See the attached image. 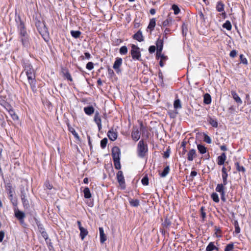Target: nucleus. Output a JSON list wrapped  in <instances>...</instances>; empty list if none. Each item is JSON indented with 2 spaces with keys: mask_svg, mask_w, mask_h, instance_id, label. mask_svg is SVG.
Returning <instances> with one entry per match:
<instances>
[{
  "mask_svg": "<svg viewBox=\"0 0 251 251\" xmlns=\"http://www.w3.org/2000/svg\"><path fill=\"white\" fill-rule=\"evenodd\" d=\"M235 165L236 168V169L239 172H242L244 173L245 172V168L243 166H241L239 164V163L237 162L235 163Z\"/></svg>",
  "mask_w": 251,
  "mask_h": 251,
  "instance_id": "nucleus-37",
  "label": "nucleus"
},
{
  "mask_svg": "<svg viewBox=\"0 0 251 251\" xmlns=\"http://www.w3.org/2000/svg\"><path fill=\"white\" fill-rule=\"evenodd\" d=\"M215 235H216V237H221V235H218V233H221V229H220V228L218 227L217 226H215Z\"/></svg>",
  "mask_w": 251,
  "mask_h": 251,
  "instance_id": "nucleus-53",
  "label": "nucleus"
},
{
  "mask_svg": "<svg viewBox=\"0 0 251 251\" xmlns=\"http://www.w3.org/2000/svg\"><path fill=\"white\" fill-rule=\"evenodd\" d=\"M108 72L109 75L111 77L113 76V75L114 74V72L113 70L112 69H111V68H108Z\"/></svg>",
  "mask_w": 251,
  "mask_h": 251,
  "instance_id": "nucleus-59",
  "label": "nucleus"
},
{
  "mask_svg": "<svg viewBox=\"0 0 251 251\" xmlns=\"http://www.w3.org/2000/svg\"><path fill=\"white\" fill-rule=\"evenodd\" d=\"M155 25L156 23L155 19H152L150 20V23L148 26V28L150 29L151 30H153Z\"/></svg>",
  "mask_w": 251,
  "mask_h": 251,
  "instance_id": "nucleus-29",
  "label": "nucleus"
},
{
  "mask_svg": "<svg viewBox=\"0 0 251 251\" xmlns=\"http://www.w3.org/2000/svg\"><path fill=\"white\" fill-rule=\"evenodd\" d=\"M225 187L223 186L222 185H217L216 188V191L217 192H219L221 194V200L223 201H226V199L225 198Z\"/></svg>",
  "mask_w": 251,
  "mask_h": 251,
  "instance_id": "nucleus-8",
  "label": "nucleus"
},
{
  "mask_svg": "<svg viewBox=\"0 0 251 251\" xmlns=\"http://www.w3.org/2000/svg\"><path fill=\"white\" fill-rule=\"evenodd\" d=\"M216 10L218 12H223L224 11V4L221 1H219L217 2L216 5Z\"/></svg>",
  "mask_w": 251,
  "mask_h": 251,
  "instance_id": "nucleus-27",
  "label": "nucleus"
},
{
  "mask_svg": "<svg viewBox=\"0 0 251 251\" xmlns=\"http://www.w3.org/2000/svg\"><path fill=\"white\" fill-rule=\"evenodd\" d=\"M94 120L98 126L99 130H100L102 128L101 120V118L100 116L99 112L98 111H97L95 112Z\"/></svg>",
  "mask_w": 251,
  "mask_h": 251,
  "instance_id": "nucleus-10",
  "label": "nucleus"
},
{
  "mask_svg": "<svg viewBox=\"0 0 251 251\" xmlns=\"http://www.w3.org/2000/svg\"><path fill=\"white\" fill-rule=\"evenodd\" d=\"M231 94L234 100L238 103V104H242V101L240 98L238 96V94L236 93V92L234 91H231Z\"/></svg>",
  "mask_w": 251,
  "mask_h": 251,
  "instance_id": "nucleus-19",
  "label": "nucleus"
},
{
  "mask_svg": "<svg viewBox=\"0 0 251 251\" xmlns=\"http://www.w3.org/2000/svg\"><path fill=\"white\" fill-rule=\"evenodd\" d=\"M156 50L157 52H162L163 47V41L162 39L158 38L156 42Z\"/></svg>",
  "mask_w": 251,
  "mask_h": 251,
  "instance_id": "nucleus-15",
  "label": "nucleus"
},
{
  "mask_svg": "<svg viewBox=\"0 0 251 251\" xmlns=\"http://www.w3.org/2000/svg\"><path fill=\"white\" fill-rule=\"evenodd\" d=\"M172 19L171 17H168L167 18L162 22L163 26H169L172 25Z\"/></svg>",
  "mask_w": 251,
  "mask_h": 251,
  "instance_id": "nucleus-24",
  "label": "nucleus"
},
{
  "mask_svg": "<svg viewBox=\"0 0 251 251\" xmlns=\"http://www.w3.org/2000/svg\"><path fill=\"white\" fill-rule=\"evenodd\" d=\"M45 186H46V187L48 189L50 190V189H51V188H52V186L51 184H50L49 183V182H47H47H46V183H45Z\"/></svg>",
  "mask_w": 251,
  "mask_h": 251,
  "instance_id": "nucleus-60",
  "label": "nucleus"
},
{
  "mask_svg": "<svg viewBox=\"0 0 251 251\" xmlns=\"http://www.w3.org/2000/svg\"><path fill=\"white\" fill-rule=\"evenodd\" d=\"M130 205L134 207H137L139 205V201L138 200H131L129 201Z\"/></svg>",
  "mask_w": 251,
  "mask_h": 251,
  "instance_id": "nucleus-41",
  "label": "nucleus"
},
{
  "mask_svg": "<svg viewBox=\"0 0 251 251\" xmlns=\"http://www.w3.org/2000/svg\"><path fill=\"white\" fill-rule=\"evenodd\" d=\"M220 149L222 151H227V148L226 145H222L220 147Z\"/></svg>",
  "mask_w": 251,
  "mask_h": 251,
  "instance_id": "nucleus-63",
  "label": "nucleus"
},
{
  "mask_svg": "<svg viewBox=\"0 0 251 251\" xmlns=\"http://www.w3.org/2000/svg\"><path fill=\"white\" fill-rule=\"evenodd\" d=\"M198 149L199 152L201 154H204L206 152V148L203 145H198Z\"/></svg>",
  "mask_w": 251,
  "mask_h": 251,
  "instance_id": "nucleus-35",
  "label": "nucleus"
},
{
  "mask_svg": "<svg viewBox=\"0 0 251 251\" xmlns=\"http://www.w3.org/2000/svg\"><path fill=\"white\" fill-rule=\"evenodd\" d=\"M209 124H210L214 127H218V122L216 119L212 118H209L208 120Z\"/></svg>",
  "mask_w": 251,
  "mask_h": 251,
  "instance_id": "nucleus-30",
  "label": "nucleus"
},
{
  "mask_svg": "<svg viewBox=\"0 0 251 251\" xmlns=\"http://www.w3.org/2000/svg\"><path fill=\"white\" fill-rule=\"evenodd\" d=\"M26 76L29 84L33 91L36 88L35 72L31 64L27 63L25 65L24 70L22 72L20 77L23 78Z\"/></svg>",
  "mask_w": 251,
  "mask_h": 251,
  "instance_id": "nucleus-1",
  "label": "nucleus"
},
{
  "mask_svg": "<svg viewBox=\"0 0 251 251\" xmlns=\"http://www.w3.org/2000/svg\"><path fill=\"white\" fill-rule=\"evenodd\" d=\"M211 198L212 199L213 201L215 202H219V198L218 194L216 193H213L211 194Z\"/></svg>",
  "mask_w": 251,
  "mask_h": 251,
  "instance_id": "nucleus-43",
  "label": "nucleus"
},
{
  "mask_svg": "<svg viewBox=\"0 0 251 251\" xmlns=\"http://www.w3.org/2000/svg\"><path fill=\"white\" fill-rule=\"evenodd\" d=\"M4 236V232L3 231H0V242L3 241Z\"/></svg>",
  "mask_w": 251,
  "mask_h": 251,
  "instance_id": "nucleus-58",
  "label": "nucleus"
},
{
  "mask_svg": "<svg viewBox=\"0 0 251 251\" xmlns=\"http://www.w3.org/2000/svg\"><path fill=\"white\" fill-rule=\"evenodd\" d=\"M131 50H130V54L132 58L134 60H141V54L140 50V48L135 45L132 44L131 45Z\"/></svg>",
  "mask_w": 251,
  "mask_h": 251,
  "instance_id": "nucleus-5",
  "label": "nucleus"
},
{
  "mask_svg": "<svg viewBox=\"0 0 251 251\" xmlns=\"http://www.w3.org/2000/svg\"><path fill=\"white\" fill-rule=\"evenodd\" d=\"M197 172H196V171H192V172H191L190 177H192V178H191V180H193V178L194 176H197Z\"/></svg>",
  "mask_w": 251,
  "mask_h": 251,
  "instance_id": "nucleus-61",
  "label": "nucleus"
},
{
  "mask_svg": "<svg viewBox=\"0 0 251 251\" xmlns=\"http://www.w3.org/2000/svg\"><path fill=\"white\" fill-rule=\"evenodd\" d=\"M119 52L121 54L125 55L127 53V48L126 46H124L121 47L119 50Z\"/></svg>",
  "mask_w": 251,
  "mask_h": 251,
  "instance_id": "nucleus-42",
  "label": "nucleus"
},
{
  "mask_svg": "<svg viewBox=\"0 0 251 251\" xmlns=\"http://www.w3.org/2000/svg\"><path fill=\"white\" fill-rule=\"evenodd\" d=\"M84 111L88 115H91L95 112V109L92 106H88L84 108Z\"/></svg>",
  "mask_w": 251,
  "mask_h": 251,
  "instance_id": "nucleus-21",
  "label": "nucleus"
},
{
  "mask_svg": "<svg viewBox=\"0 0 251 251\" xmlns=\"http://www.w3.org/2000/svg\"><path fill=\"white\" fill-rule=\"evenodd\" d=\"M5 189L7 192L8 194L12 193V186L10 182L7 183L5 184Z\"/></svg>",
  "mask_w": 251,
  "mask_h": 251,
  "instance_id": "nucleus-36",
  "label": "nucleus"
},
{
  "mask_svg": "<svg viewBox=\"0 0 251 251\" xmlns=\"http://www.w3.org/2000/svg\"><path fill=\"white\" fill-rule=\"evenodd\" d=\"M28 189L24 188L21 189V198L24 207L25 209H28L30 207L29 201L28 200Z\"/></svg>",
  "mask_w": 251,
  "mask_h": 251,
  "instance_id": "nucleus-3",
  "label": "nucleus"
},
{
  "mask_svg": "<svg viewBox=\"0 0 251 251\" xmlns=\"http://www.w3.org/2000/svg\"><path fill=\"white\" fill-rule=\"evenodd\" d=\"M222 175L227 174L226 173V169L225 167H223L222 169Z\"/></svg>",
  "mask_w": 251,
  "mask_h": 251,
  "instance_id": "nucleus-64",
  "label": "nucleus"
},
{
  "mask_svg": "<svg viewBox=\"0 0 251 251\" xmlns=\"http://www.w3.org/2000/svg\"><path fill=\"white\" fill-rule=\"evenodd\" d=\"M117 180L120 184V186L124 189L125 188V178L123 176V174L122 171H119L117 174Z\"/></svg>",
  "mask_w": 251,
  "mask_h": 251,
  "instance_id": "nucleus-7",
  "label": "nucleus"
},
{
  "mask_svg": "<svg viewBox=\"0 0 251 251\" xmlns=\"http://www.w3.org/2000/svg\"><path fill=\"white\" fill-rule=\"evenodd\" d=\"M133 38L139 42H142L144 41L142 33L140 30H139L133 35Z\"/></svg>",
  "mask_w": 251,
  "mask_h": 251,
  "instance_id": "nucleus-20",
  "label": "nucleus"
},
{
  "mask_svg": "<svg viewBox=\"0 0 251 251\" xmlns=\"http://www.w3.org/2000/svg\"><path fill=\"white\" fill-rule=\"evenodd\" d=\"M148 145L145 143L143 140H140L137 145L138 155L141 158H143L146 152L148 151Z\"/></svg>",
  "mask_w": 251,
  "mask_h": 251,
  "instance_id": "nucleus-4",
  "label": "nucleus"
},
{
  "mask_svg": "<svg viewBox=\"0 0 251 251\" xmlns=\"http://www.w3.org/2000/svg\"><path fill=\"white\" fill-rule=\"evenodd\" d=\"M228 175H222L223 183L218 184V185H222L223 186L226 185L227 184V178Z\"/></svg>",
  "mask_w": 251,
  "mask_h": 251,
  "instance_id": "nucleus-38",
  "label": "nucleus"
},
{
  "mask_svg": "<svg viewBox=\"0 0 251 251\" xmlns=\"http://www.w3.org/2000/svg\"><path fill=\"white\" fill-rule=\"evenodd\" d=\"M120 150L118 147H114L112 149V156L113 159H120Z\"/></svg>",
  "mask_w": 251,
  "mask_h": 251,
  "instance_id": "nucleus-9",
  "label": "nucleus"
},
{
  "mask_svg": "<svg viewBox=\"0 0 251 251\" xmlns=\"http://www.w3.org/2000/svg\"><path fill=\"white\" fill-rule=\"evenodd\" d=\"M122 59L121 58L117 57L116 59V60L114 63L113 68L115 69L117 73H119L120 70V67L121 66L122 64Z\"/></svg>",
  "mask_w": 251,
  "mask_h": 251,
  "instance_id": "nucleus-11",
  "label": "nucleus"
},
{
  "mask_svg": "<svg viewBox=\"0 0 251 251\" xmlns=\"http://www.w3.org/2000/svg\"><path fill=\"white\" fill-rule=\"evenodd\" d=\"M196 156V151L195 149L190 150L187 153V159L189 161L193 160L194 158Z\"/></svg>",
  "mask_w": 251,
  "mask_h": 251,
  "instance_id": "nucleus-14",
  "label": "nucleus"
},
{
  "mask_svg": "<svg viewBox=\"0 0 251 251\" xmlns=\"http://www.w3.org/2000/svg\"><path fill=\"white\" fill-rule=\"evenodd\" d=\"M213 250L218 251L219 249L214 245L213 242H210L207 246L206 251H212Z\"/></svg>",
  "mask_w": 251,
  "mask_h": 251,
  "instance_id": "nucleus-23",
  "label": "nucleus"
},
{
  "mask_svg": "<svg viewBox=\"0 0 251 251\" xmlns=\"http://www.w3.org/2000/svg\"><path fill=\"white\" fill-rule=\"evenodd\" d=\"M223 27L226 28L228 30H230L232 28V25L229 21H226L223 25Z\"/></svg>",
  "mask_w": 251,
  "mask_h": 251,
  "instance_id": "nucleus-34",
  "label": "nucleus"
},
{
  "mask_svg": "<svg viewBox=\"0 0 251 251\" xmlns=\"http://www.w3.org/2000/svg\"><path fill=\"white\" fill-rule=\"evenodd\" d=\"M172 9H173L175 15L178 14L180 12L179 7L176 4H173L172 5Z\"/></svg>",
  "mask_w": 251,
  "mask_h": 251,
  "instance_id": "nucleus-48",
  "label": "nucleus"
},
{
  "mask_svg": "<svg viewBox=\"0 0 251 251\" xmlns=\"http://www.w3.org/2000/svg\"><path fill=\"white\" fill-rule=\"evenodd\" d=\"M80 230V237L81 239L82 240H83L85 238V237L88 235V231H87V230L84 228V227H81L80 228V229H79Z\"/></svg>",
  "mask_w": 251,
  "mask_h": 251,
  "instance_id": "nucleus-22",
  "label": "nucleus"
},
{
  "mask_svg": "<svg viewBox=\"0 0 251 251\" xmlns=\"http://www.w3.org/2000/svg\"><path fill=\"white\" fill-rule=\"evenodd\" d=\"M170 168L169 166H166L163 170V172L160 174L161 177H165L169 173Z\"/></svg>",
  "mask_w": 251,
  "mask_h": 251,
  "instance_id": "nucleus-33",
  "label": "nucleus"
},
{
  "mask_svg": "<svg viewBox=\"0 0 251 251\" xmlns=\"http://www.w3.org/2000/svg\"><path fill=\"white\" fill-rule=\"evenodd\" d=\"M107 138H105L103 139H102L100 141V146L102 149H104L106 146V144L107 143Z\"/></svg>",
  "mask_w": 251,
  "mask_h": 251,
  "instance_id": "nucleus-46",
  "label": "nucleus"
},
{
  "mask_svg": "<svg viewBox=\"0 0 251 251\" xmlns=\"http://www.w3.org/2000/svg\"><path fill=\"white\" fill-rule=\"evenodd\" d=\"M41 233L43 237L45 239V240H47L48 238V235L47 233L45 231V230H41Z\"/></svg>",
  "mask_w": 251,
  "mask_h": 251,
  "instance_id": "nucleus-55",
  "label": "nucleus"
},
{
  "mask_svg": "<svg viewBox=\"0 0 251 251\" xmlns=\"http://www.w3.org/2000/svg\"><path fill=\"white\" fill-rule=\"evenodd\" d=\"M115 168L117 170H120L121 168L120 159L113 160Z\"/></svg>",
  "mask_w": 251,
  "mask_h": 251,
  "instance_id": "nucleus-40",
  "label": "nucleus"
},
{
  "mask_svg": "<svg viewBox=\"0 0 251 251\" xmlns=\"http://www.w3.org/2000/svg\"><path fill=\"white\" fill-rule=\"evenodd\" d=\"M234 225L235 226V232L237 234L239 233L240 232V228L239 227L238 223L237 221L234 222Z\"/></svg>",
  "mask_w": 251,
  "mask_h": 251,
  "instance_id": "nucleus-47",
  "label": "nucleus"
},
{
  "mask_svg": "<svg viewBox=\"0 0 251 251\" xmlns=\"http://www.w3.org/2000/svg\"><path fill=\"white\" fill-rule=\"evenodd\" d=\"M107 136L111 141H115L117 138V133L113 130H110L107 132Z\"/></svg>",
  "mask_w": 251,
  "mask_h": 251,
  "instance_id": "nucleus-18",
  "label": "nucleus"
},
{
  "mask_svg": "<svg viewBox=\"0 0 251 251\" xmlns=\"http://www.w3.org/2000/svg\"><path fill=\"white\" fill-rule=\"evenodd\" d=\"M171 225V222L170 220L167 218H166L164 221L162 223V225L163 226V229H162V233L165 234L166 230L169 228Z\"/></svg>",
  "mask_w": 251,
  "mask_h": 251,
  "instance_id": "nucleus-12",
  "label": "nucleus"
},
{
  "mask_svg": "<svg viewBox=\"0 0 251 251\" xmlns=\"http://www.w3.org/2000/svg\"><path fill=\"white\" fill-rule=\"evenodd\" d=\"M203 102L206 104H209L211 102V96L209 94L206 93L204 95Z\"/></svg>",
  "mask_w": 251,
  "mask_h": 251,
  "instance_id": "nucleus-28",
  "label": "nucleus"
},
{
  "mask_svg": "<svg viewBox=\"0 0 251 251\" xmlns=\"http://www.w3.org/2000/svg\"><path fill=\"white\" fill-rule=\"evenodd\" d=\"M237 51L236 50H232L230 51L229 56L232 58H234L237 55Z\"/></svg>",
  "mask_w": 251,
  "mask_h": 251,
  "instance_id": "nucleus-56",
  "label": "nucleus"
},
{
  "mask_svg": "<svg viewBox=\"0 0 251 251\" xmlns=\"http://www.w3.org/2000/svg\"><path fill=\"white\" fill-rule=\"evenodd\" d=\"M19 23L18 20L16 21L18 23V28L19 33V38L22 43L23 46L25 47H28L29 46V36L27 33L25 26L24 22L21 20L20 17H18Z\"/></svg>",
  "mask_w": 251,
  "mask_h": 251,
  "instance_id": "nucleus-2",
  "label": "nucleus"
},
{
  "mask_svg": "<svg viewBox=\"0 0 251 251\" xmlns=\"http://www.w3.org/2000/svg\"><path fill=\"white\" fill-rule=\"evenodd\" d=\"M100 234V241L101 243H104V242L106 240V236L104 233V230L102 227H100L99 228Z\"/></svg>",
  "mask_w": 251,
  "mask_h": 251,
  "instance_id": "nucleus-17",
  "label": "nucleus"
},
{
  "mask_svg": "<svg viewBox=\"0 0 251 251\" xmlns=\"http://www.w3.org/2000/svg\"><path fill=\"white\" fill-rule=\"evenodd\" d=\"M170 155V151L169 150H167V151H165L164 153V157L165 158H168Z\"/></svg>",
  "mask_w": 251,
  "mask_h": 251,
  "instance_id": "nucleus-62",
  "label": "nucleus"
},
{
  "mask_svg": "<svg viewBox=\"0 0 251 251\" xmlns=\"http://www.w3.org/2000/svg\"><path fill=\"white\" fill-rule=\"evenodd\" d=\"M156 50V47L154 46H151L149 48V51L150 53H152L155 52Z\"/></svg>",
  "mask_w": 251,
  "mask_h": 251,
  "instance_id": "nucleus-57",
  "label": "nucleus"
},
{
  "mask_svg": "<svg viewBox=\"0 0 251 251\" xmlns=\"http://www.w3.org/2000/svg\"><path fill=\"white\" fill-rule=\"evenodd\" d=\"M9 112L12 119L14 120L18 119V116L17 115V114L14 112V111L13 110H9Z\"/></svg>",
  "mask_w": 251,
  "mask_h": 251,
  "instance_id": "nucleus-49",
  "label": "nucleus"
},
{
  "mask_svg": "<svg viewBox=\"0 0 251 251\" xmlns=\"http://www.w3.org/2000/svg\"><path fill=\"white\" fill-rule=\"evenodd\" d=\"M84 197L86 199H89L91 197V193L88 187H85L83 190Z\"/></svg>",
  "mask_w": 251,
  "mask_h": 251,
  "instance_id": "nucleus-26",
  "label": "nucleus"
},
{
  "mask_svg": "<svg viewBox=\"0 0 251 251\" xmlns=\"http://www.w3.org/2000/svg\"><path fill=\"white\" fill-rule=\"evenodd\" d=\"M14 214L15 217L18 220H22L23 219H25V213L19 209H15L14 210Z\"/></svg>",
  "mask_w": 251,
  "mask_h": 251,
  "instance_id": "nucleus-13",
  "label": "nucleus"
},
{
  "mask_svg": "<svg viewBox=\"0 0 251 251\" xmlns=\"http://www.w3.org/2000/svg\"><path fill=\"white\" fill-rule=\"evenodd\" d=\"M86 68L89 70H91L94 68V64L91 62H88L86 64Z\"/></svg>",
  "mask_w": 251,
  "mask_h": 251,
  "instance_id": "nucleus-54",
  "label": "nucleus"
},
{
  "mask_svg": "<svg viewBox=\"0 0 251 251\" xmlns=\"http://www.w3.org/2000/svg\"><path fill=\"white\" fill-rule=\"evenodd\" d=\"M204 141L208 144H210L212 142L210 137L206 134L204 135Z\"/></svg>",
  "mask_w": 251,
  "mask_h": 251,
  "instance_id": "nucleus-52",
  "label": "nucleus"
},
{
  "mask_svg": "<svg viewBox=\"0 0 251 251\" xmlns=\"http://www.w3.org/2000/svg\"><path fill=\"white\" fill-rule=\"evenodd\" d=\"M142 183L144 185H148L149 184V179L147 176H144L142 179Z\"/></svg>",
  "mask_w": 251,
  "mask_h": 251,
  "instance_id": "nucleus-50",
  "label": "nucleus"
},
{
  "mask_svg": "<svg viewBox=\"0 0 251 251\" xmlns=\"http://www.w3.org/2000/svg\"><path fill=\"white\" fill-rule=\"evenodd\" d=\"M69 130L73 134L76 140H80L79 136L74 128L69 126Z\"/></svg>",
  "mask_w": 251,
  "mask_h": 251,
  "instance_id": "nucleus-31",
  "label": "nucleus"
},
{
  "mask_svg": "<svg viewBox=\"0 0 251 251\" xmlns=\"http://www.w3.org/2000/svg\"><path fill=\"white\" fill-rule=\"evenodd\" d=\"M234 249V245L232 243L231 244H227L225 249V251H231L233 250Z\"/></svg>",
  "mask_w": 251,
  "mask_h": 251,
  "instance_id": "nucleus-45",
  "label": "nucleus"
},
{
  "mask_svg": "<svg viewBox=\"0 0 251 251\" xmlns=\"http://www.w3.org/2000/svg\"><path fill=\"white\" fill-rule=\"evenodd\" d=\"M204 207L203 206L201 207V215L203 221H204V219H205V218L206 217V213L204 211Z\"/></svg>",
  "mask_w": 251,
  "mask_h": 251,
  "instance_id": "nucleus-51",
  "label": "nucleus"
},
{
  "mask_svg": "<svg viewBox=\"0 0 251 251\" xmlns=\"http://www.w3.org/2000/svg\"><path fill=\"white\" fill-rule=\"evenodd\" d=\"M226 153L224 152L222 153L221 155L218 157V164L219 165H223L225 162V160H226Z\"/></svg>",
  "mask_w": 251,
  "mask_h": 251,
  "instance_id": "nucleus-16",
  "label": "nucleus"
},
{
  "mask_svg": "<svg viewBox=\"0 0 251 251\" xmlns=\"http://www.w3.org/2000/svg\"><path fill=\"white\" fill-rule=\"evenodd\" d=\"M240 63H243L245 65L248 64V61L246 58H245L243 54H240Z\"/></svg>",
  "mask_w": 251,
  "mask_h": 251,
  "instance_id": "nucleus-44",
  "label": "nucleus"
},
{
  "mask_svg": "<svg viewBox=\"0 0 251 251\" xmlns=\"http://www.w3.org/2000/svg\"><path fill=\"white\" fill-rule=\"evenodd\" d=\"M174 106L175 109L181 108V102L179 99H176L175 100L174 103Z\"/></svg>",
  "mask_w": 251,
  "mask_h": 251,
  "instance_id": "nucleus-39",
  "label": "nucleus"
},
{
  "mask_svg": "<svg viewBox=\"0 0 251 251\" xmlns=\"http://www.w3.org/2000/svg\"><path fill=\"white\" fill-rule=\"evenodd\" d=\"M81 32L78 30H71V34L75 38H78L81 35Z\"/></svg>",
  "mask_w": 251,
  "mask_h": 251,
  "instance_id": "nucleus-32",
  "label": "nucleus"
},
{
  "mask_svg": "<svg viewBox=\"0 0 251 251\" xmlns=\"http://www.w3.org/2000/svg\"><path fill=\"white\" fill-rule=\"evenodd\" d=\"M62 73L63 74L64 76L68 80L71 81L73 80L72 77L67 70L63 69Z\"/></svg>",
  "mask_w": 251,
  "mask_h": 251,
  "instance_id": "nucleus-25",
  "label": "nucleus"
},
{
  "mask_svg": "<svg viewBox=\"0 0 251 251\" xmlns=\"http://www.w3.org/2000/svg\"><path fill=\"white\" fill-rule=\"evenodd\" d=\"M140 132L137 126H133L131 132V137L135 141H137L140 138Z\"/></svg>",
  "mask_w": 251,
  "mask_h": 251,
  "instance_id": "nucleus-6",
  "label": "nucleus"
}]
</instances>
